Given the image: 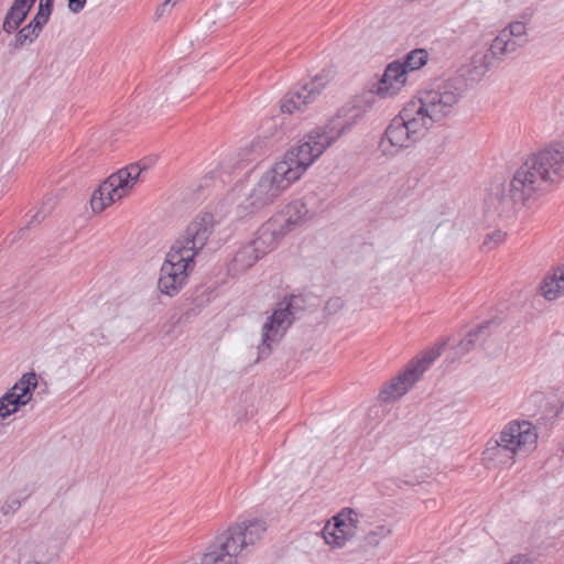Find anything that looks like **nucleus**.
<instances>
[{
	"label": "nucleus",
	"instance_id": "f257e3e1",
	"mask_svg": "<svg viewBox=\"0 0 564 564\" xmlns=\"http://www.w3.org/2000/svg\"><path fill=\"white\" fill-rule=\"evenodd\" d=\"M343 111L339 110L324 126L311 130L296 147L284 154L283 160L263 173L239 207L246 214L257 213L272 204L284 189L297 181L328 147L351 129L355 119L359 117L354 115L352 120L346 119Z\"/></svg>",
	"mask_w": 564,
	"mask_h": 564
},
{
	"label": "nucleus",
	"instance_id": "f03ea898",
	"mask_svg": "<svg viewBox=\"0 0 564 564\" xmlns=\"http://www.w3.org/2000/svg\"><path fill=\"white\" fill-rule=\"evenodd\" d=\"M215 229L210 213L197 215L174 241L161 267L159 290L169 296L176 295L187 283L195 267V257L204 249Z\"/></svg>",
	"mask_w": 564,
	"mask_h": 564
},
{
	"label": "nucleus",
	"instance_id": "7ed1b4c3",
	"mask_svg": "<svg viewBox=\"0 0 564 564\" xmlns=\"http://www.w3.org/2000/svg\"><path fill=\"white\" fill-rule=\"evenodd\" d=\"M267 528L262 519L243 520L231 525L208 546L200 564H238V556L248 554L262 539Z\"/></svg>",
	"mask_w": 564,
	"mask_h": 564
},
{
	"label": "nucleus",
	"instance_id": "20e7f679",
	"mask_svg": "<svg viewBox=\"0 0 564 564\" xmlns=\"http://www.w3.org/2000/svg\"><path fill=\"white\" fill-rule=\"evenodd\" d=\"M466 87L459 77L437 79L420 91L416 100L409 102L431 128L456 113Z\"/></svg>",
	"mask_w": 564,
	"mask_h": 564
},
{
	"label": "nucleus",
	"instance_id": "39448f33",
	"mask_svg": "<svg viewBox=\"0 0 564 564\" xmlns=\"http://www.w3.org/2000/svg\"><path fill=\"white\" fill-rule=\"evenodd\" d=\"M518 170L524 172L535 193L558 184L564 178V140L552 141L531 155Z\"/></svg>",
	"mask_w": 564,
	"mask_h": 564
},
{
	"label": "nucleus",
	"instance_id": "423d86ee",
	"mask_svg": "<svg viewBox=\"0 0 564 564\" xmlns=\"http://www.w3.org/2000/svg\"><path fill=\"white\" fill-rule=\"evenodd\" d=\"M429 129L414 106L408 102L386 128L379 147L383 154L394 155L419 142Z\"/></svg>",
	"mask_w": 564,
	"mask_h": 564
},
{
	"label": "nucleus",
	"instance_id": "0eeeda50",
	"mask_svg": "<svg viewBox=\"0 0 564 564\" xmlns=\"http://www.w3.org/2000/svg\"><path fill=\"white\" fill-rule=\"evenodd\" d=\"M324 209V203L315 192L289 203L282 212L273 215L262 225V240L279 241L296 226L305 223Z\"/></svg>",
	"mask_w": 564,
	"mask_h": 564
},
{
	"label": "nucleus",
	"instance_id": "6e6552de",
	"mask_svg": "<svg viewBox=\"0 0 564 564\" xmlns=\"http://www.w3.org/2000/svg\"><path fill=\"white\" fill-rule=\"evenodd\" d=\"M534 194L536 193L528 183L524 172L517 170L508 189L502 184L489 189L484 202L485 209L499 217H509L516 212L517 206L524 205Z\"/></svg>",
	"mask_w": 564,
	"mask_h": 564
},
{
	"label": "nucleus",
	"instance_id": "1a4fd4ad",
	"mask_svg": "<svg viewBox=\"0 0 564 564\" xmlns=\"http://www.w3.org/2000/svg\"><path fill=\"white\" fill-rule=\"evenodd\" d=\"M528 43L527 25L522 21L510 22L492 40L487 52L473 57L474 68L477 75L485 74L495 64H498L516 53Z\"/></svg>",
	"mask_w": 564,
	"mask_h": 564
},
{
	"label": "nucleus",
	"instance_id": "9d476101",
	"mask_svg": "<svg viewBox=\"0 0 564 564\" xmlns=\"http://www.w3.org/2000/svg\"><path fill=\"white\" fill-rule=\"evenodd\" d=\"M536 427L529 421H511L500 432L499 440L487 443L485 455L489 458L502 452L514 455H528L536 447Z\"/></svg>",
	"mask_w": 564,
	"mask_h": 564
},
{
	"label": "nucleus",
	"instance_id": "9b49d317",
	"mask_svg": "<svg viewBox=\"0 0 564 564\" xmlns=\"http://www.w3.org/2000/svg\"><path fill=\"white\" fill-rule=\"evenodd\" d=\"M145 169V165L134 163L111 174L94 191L90 198L93 212L101 213L112 203L124 197Z\"/></svg>",
	"mask_w": 564,
	"mask_h": 564
},
{
	"label": "nucleus",
	"instance_id": "f8f14e48",
	"mask_svg": "<svg viewBox=\"0 0 564 564\" xmlns=\"http://www.w3.org/2000/svg\"><path fill=\"white\" fill-rule=\"evenodd\" d=\"M292 308V303H286L284 307L276 308L265 321L262 327L261 344L258 346V361L271 355V345L278 343L291 326V317L293 316Z\"/></svg>",
	"mask_w": 564,
	"mask_h": 564
},
{
	"label": "nucleus",
	"instance_id": "ddd939ff",
	"mask_svg": "<svg viewBox=\"0 0 564 564\" xmlns=\"http://www.w3.org/2000/svg\"><path fill=\"white\" fill-rule=\"evenodd\" d=\"M358 522V513L354 509L344 508L322 530L326 544L343 547L356 535Z\"/></svg>",
	"mask_w": 564,
	"mask_h": 564
},
{
	"label": "nucleus",
	"instance_id": "4468645a",
	"mask_svg": "<svg viewBox=\"0 0 564 564\" xmlns=\"http://www.w3.org/2000/svg\"><path fill=\"white\" fill-rule=\"evenodd\" d=\"M324 86L325 83L322 82V78L316 76L310 83L293 87L281 100L282 112L293 113L296 110H302L321 94Z\"/></svg>",
	"mask_w": 564,
	"mask_h": 564
},
{
	"label": "nucleus",
	"instance_id": "2eb2a0df",
	"mask_svg": "<svg viewBox=\"0 0 564 564\" xmlns=\"http://www.w3.org/2000/svg\"><path fill=\"white\" fill-rule=\"evenodd\" d=\"M278 241L269 242L262 240V226L258 230V236L254 240L239 248L232 259V268L236 271H246L252 267L260 258H262L268 250L273 249Z\"/></svg>",
	"mask_w": 564,
	"mask_h": 564
},
{
	"label": "nucleus",
	"instance_id": "dca6fc26",
	"mask_svg": "<svg viewBox=\"0 0 564 564\" xmlns=\"http://www.w3.org/2000/svg\"><path fill=\"white\" fill-rule=\"evenodd\" d=\"M408 73L400 61L390 63L380 79L372 86V91L380 98L397 95L405 85Z\"/></svg>",
	"mask_w": 564,
	"mask_h": 564
},
{
	"label": "nucleus",
	"instance_id": "f3484780",
	"mask_svg": "<svg viewBox=\"0 0 564 564\" xmlns=\"http://www.w3.org/2000/svg\"><path fill=\"white\" fill-rule=\"evenodd\" d=\"M417 376L409 368L387 382L379 392V398L383 402L393 401L403 394L417 381Z\"/></svg>",
	"mask_w": 564,
	"mask_h": 564
},
{
	"label": "nucleus",
	"instance_id": "a211bd4d",
	"mask_svg": "<svg viewBox=\"0 0 564 564\" xmlns=\"http://www.w3.org/2000/svg\"><path fill=\"white\" fill-rule=\"evenodd\" d=\"M35 1L36 0H14L4 17L2 30L8 34L17 31L28 18Z\"/></svg>",
	"mask_w": 564,
	"mask_h": 564
},
{
	"label": "nucleus",
	"instance_id": "6ab92c4d",
	"mask_svg": "<svg viewBox=\"0 0 564 564\" xmlns=\"http://www.w3.org/2000/svg\"><path fill=\"white\" fill-rule=\"evenodd\" d=\"M445 343L427 349L421 358L412 360L408 366L417 376V379L442 354Z\"/></svg>",
	"mask_w": 564,
	"mask_h": 564
},
{
	"label": "nucleus",
	"instance_id": "aec40b11",
	"mask_svg": "<svg viewBox=\"0 0 564 564\" xmlns=\"http://www.w3.org/2000/svg\"><path fill=\"white\" fill-rule=\"evenodd\" d=\"M28 399L22 398L11 389L0 398V417L6 419L17 412L20 406L25 405Z\"/></svg>",
	"mask_w": 564,
	"mask_h": 564
},
{
	"label": "nucleus",
	"instance_id": "412c9836",
	"mask_svg": "<svg viewBox=\"0 0 564 564\" xmlns=\"http://www.w3.org/2000/svg\"><path fill=\"white\" fill-rule=\"evenodd\" d=\"M40 33L41 30H37L34 24L29 22L25 26H23L17 32L14 40L9 44V46L12 50H19L23 47L25 44L33 43L37 39Z\"/></svg>",
	"mask_w": 564,
	"mask_h": 564
},
{
	"label": "nucleus",
	"instance_id": "4be33fe9",
	"mask_svg": "<svg viewBox=\"0 0 564 564\" xmlns=\"http://www.w3.org/2000/svg\"><path fill=\"white\" fill-rule=\"evenodd\" d=\"M429 53L424 48H415L409 52L401 65L404 67L406 73L420 69L427 63Z\"/></svg>",
	"mask_w": 564,
	"mask_h": 564
},
{
	"label": "nucleus",
	"instance_id": "5701e85b",
	"mask_svg": "<svg viewBox=\"0 0 564 564\" xmlns=\"http://www.w3.org/2000/svg\"><path fill=\"white\" fill-rule=\"evenodd\" d=\"M37 386V378L35 372H26L21 379L11 388L12 391L20 394L22 398L29 401L32 398V391Z\"/></svg>",
	"mask_w": 564,
	"mask_h": 564
},
{
	"label": "nucleus",
	"instance_id": "b1692460",
	"mask_svg": "<svg viewBox=\"0 0 564 564\" xmlns=\"http://www.w3.org/2000/svg\"><path fill=\"white\" fill-rule=\"evenodd\" d=\"M32 494V490L28 487L23 488L19 495H10L1 507V512L3 516H10L15 513L23 500H26Z\"/></svg>",
	"mask_w": 564,
	"mask_h": 564
},
{
	"label": "nucleus",
	"instance_id": "393cba45",
	"mask_svg": "<svg viewBox=\"0 0 564 564\" xmlns=\"http://www.w3.org/2000/svg\"><path fill=\"white\" fill-rule=\"evenodd\" d=\"M53 7H54L53 0H40L37 12L30 22L32 24H34L37 30L42 31L44 25L50 20V17L53 11Z\"/></svg>",
	"mask_w": 564,
	"mask_h": 564
},
{
	"label": "nucleus",
	"instance_id": "a878e982",
	"mask_svg": "<svg viewBox=\"0 0 564 564\" xmlns=\"http://www.w3.org/2000/svg\"><path fill=\"white\" fill-rule=\"evenodd\" d=\"M492 322L488 321L470 329L467 333L466 337L459 343L460 349L469 350L470 347H473L478 340H480L481 335L485 333L486 329L489 328Z\"/></svg>",
	"mask_w": 564,
	"mask_h": 564
},
{
	"label": "nucleus",
	"instance_id": "bb28decb",
	"mask_svg": "<svg viewBox=\"0 0 564 564\" xmlns=\"http://www.w3.org/2000/svg\"><path fill=\"white\" fill-rule=\"evenodd\" d=\"M391 533V530L387 525H378L370 530L364 538L365 545L377 546L380 541L387 538Z\"/></svg>",
	"mask_w": 564,
	"mask_h": 564
},
{
	"label": "nucleus",
	"instance_id": "cd10ccee",
	"mask_svg": "<svg viewBox=\"0 0 564 564\" xmlns=\"http://www.w3.org/2000/svg\"><path fill=\"white\" fill-rule=\"evenodd\" d=\"M212 293L213 291L208 286L198 285L195 288L191 295L192 302L195 304V306L203 307L210 302Z\"/></svg>",
	"mask_w": 564,
	"mask_h": 564
},
{
	"label": "nucleus",
	"instance_id": "c85d7f7f",
	"mask_svg": "<svg viewBox=\"0 0 564 564\" xmlns=\"http://www.w3.org/2000/svg\"><path fill=\"white\" fill-rule=\"evenodd\" d=\"M506 234L501 230H494L488 234L482 242V248L491 250L499 246L505 240Z\"/></svg>",
	"mask_w": 564,
	"mask_h": 564
},
{
	"label": "nucleus",
	"instance_id": "c756f323",
	"mask_svg": "<svg viewBox=\"0 0 564 564\" xmlns=\"http://www.w3.org/2000/svg\"><path fill=\"white\" fill-rule=\"evenodd\" d=\"M344 306V301L341 297L335 296L330 297L325 305V312L327 314H336Z\"/></svg>",
	"mask_w": 564,
	"mask_h": 564
},
{
	"label": "nucleus",
	"instance_id": "7c9ffc66",
	"mask_svg": "<svg viewBox=\"0 0 564 564\" xmlns=\"http://www.w3.org/2000/svg\"><path fill=\"white\" fill-rule=\"evenodd\" d=\"M53 206L51 205L50 200L44 203L41 210H39L30 220L29 225L31 224H40L45 217L51 213Z\"/></svg>",
	"mask_w": 564,
	"mask_h": 564
},
{
	"label": "nucleus",
	"instance_id": "2f4dec72",
	"mask_svg": "<svg viewBox=\"0 0 564 564\" xmlns=\"http://www.w3.org/2000/svg\"><path fill=\"white\" fill-rule=\"evenodd\" d=\"M87 0H67L68 10L73 13H79L86 6Z\"/></svg>",
	"mask_w": 564,
	"mask_h": 564
},
{
	"label": "nucleus",
	"instance_id": "473e14b6",
	"mask_svg": "<svg viewBox=\"0 0 564 564\" xmlns=\"http://www.w3.org/2000/svg\"><path fill=\"white\" fill-rule=\"evenodd\" d=\"M506 564H533V561L527 554H516Z\"/></svg>",
	"mask_w": 564,
	"mask_h": 564
},
{
	"label": "nucleus",
	"instance_id": "72a5a7b5",
	"mask_svg": "<svg viewBox=\"0 0 564 564\" xmlns=\"http://www.w3.org/2000/svg\"><path fill=\"white\" fill-rule=\"evenodd\" d=\"M180 0H166L163 4H162V11H164V9L167 7V6H175Z\"/></svg>",
	"mask_w": 564,
	"mask_h": 564
},
{
	"label": "nucleus",
	"instance_id": "f704fd0d",
	"mask_svg": "<svg viewBox=\"0 0 564 564\" xmlns=\"http://www.w3.org/2000/svg\"><path fill=\"white\" fill-rule=\"evenodd\" d=\"M25 564H42V563H40L37 561H28Z\"/></svg>",
	"mask_w": 564,
	"mask_h": 564
}]
</instances>
